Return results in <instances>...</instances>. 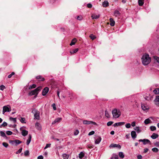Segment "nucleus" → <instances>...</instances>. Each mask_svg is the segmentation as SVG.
Instances as JSON below:
<instances>
[{
  "label": "nucleus",
  "instance_id": "obj_40",
  "mask_svg": "<svg viewBox=\"0 0 159 159\" xmlns=\"http://www.w3.org/2000/svg\"><path fill=\"white\" fill-rule=\"evenodd\" d=\"M152 150L153 152H157L158 151V149L156 148H152Z\"/></svg>",
  "mask_w": 159,
  "mask_h": 159
},
{
  "label": "nucleus",
  "instance_id": "obj_31",
  "mask_svg": "<svg viewBox=\"0 0 159 159\" xmlns=\"http://www.w3.org/2000/svg\"><path fill=\"white\" fill-rule=\"evenodd\" d=\"M118 155L120 157V158H123L124 157V153L122 152H120L119 153Z\"/></svg>",
  "mask_w": 159,
  "mask_h": 159
},
{
  "label": "nucleus",
  "instance_id": "obj_28",
  "mask_svg": "<svg viewBox=\"0 0 159 159\" xmlns=\"http://www.w3.org/2000/svg\"><path fill=\"white\" fill-rule=\"evenodd\" d=\"M76 41H77V40L75 38L74 39L72 40L71 43L70 44V46H72V45H74L75 44Z\"/></svg>",
  "mask_w": 159,
  "mask_h": 159
},
{
  "label": "nucleus",
  "instance_id": "obj_7",
  "mask_svg": "<svg viewBox=\"0 0 159 159\" xmlns=\"http://www.w3.org/2000/svg\"><path fill=\"white\" fill-rule=\"evenodd\" d=\"M139 141L140 142H142L144 145H145L148 143L151 144V143L149 140L146 139H140L139 140Z\"/></svg>",
  "mask_w": 159,
  "mask_h": 159
},
{
  "label": "nucleus",
  "instance_id": "obj_35",
  "mask_svg": "<svg viewBox=\"0 0 159 159\" xmlns=\"http://www.w3.org/2000/svg\"><path fill=\"white\" fill-rule=\"evenodd\" d=\"M0 134L1 135V136L3 138H6L7 136L4 132H3L2 131H0Z\"/></svg>",
  "mask_w": 159,
  "mask_h": 159
},
{
  "label": "nucleus",
  "instance_id": "obj_38",
  "mask_svg": "<svg viewBox=\"0 0 159 159\" xmlns=\"http://www.w3.org/2000/svg\"><path fill=\"white\" fill-rule=\"evenodd\" d=\"M14 141H15V143L16 145L19 144L21 143V142L20 141L18 140H15Z\"/></svg>",
  "mask_w": 159,
  "mask_h": 159
},
{
  "label": "nucleus",
  "instance_id": "obj_24",
  "mask_svg": "<svg viewBox=\"0 0 159 159\" xmlns=\"http://www.w3.org/2000/svg\"><path fill=\"white\" fill-rule=\"evenodd\" d=\"M145 0H139L138 4L140 6H142L144 3Z\"/></svg>",
  "mask_w": 159,
  "mask_h": 159
},
{
  "label": "nucleus",
  "instance_id": "obj_44",
  "mask_svg": "<svg viewBox=\"0 0 159 159\" xmlns=\"http://www.w3.org/2000/svg\"><path fill=\"white\" fill-rule=\"evenodd\" d=\"M90 38L92 40L94 39L95 38H96V37L95 36L93 35V34H91L89 36Z\"/></svg>",
  "mask_w": 159,
  "mask_h": 159
},
{
  "label": "nucleus",
  "instance_id": "obj_47",
  "mask_svg": "<svg viewBox=\"0 0 159 159\" xmlns=\"http://www.w3.org/2000/svg\"><path fill=\"white\" fill-rule=\"evenodd\" d=\"M20 122L22 123H25V119L24 118H21V119L20 120Z\"/></svg>",
  "mask_w": 159,
  "mask_h": 159
},
{
  "label": "nucleus",
  "instance_id": "obj_46",
  "mask_svg": "<svg viewBox=\"0 0 159 159\" xmlns=\"http://www.w3.org/2000/svg\"><path fill=\"white\" fill-rule=\"evenodd\" d=\"M125 126L127 128H129L131 127V125L130 123H127L125 125Z\"/></svg>",
  "mask_w": 159,
  "mask_h": 159
},
{
  "label": "nucleus",
  "instance_id": "obj_9",
  "mask_svg": "<svg viewBox=\"0 0 159 159\" xmlns=\"http://www.w3.org/2000/svg\"><path fill=\"white\" fill-rule=\"evenodd\" d=\"M102 138L100 137L99 136H97L95 139V144H99Z\"/></svg>",
  "mask_w": 159,
  "mask_h": 159
},
{
  "label": "nucleus",
  "instance_id": "obj_59",
  "mask_svg": "<svg viewBox=\"0 0 159 159\" xmlns=\"http://www.w3.org/2000/svg\"><path fill=\"white\" fill-rule=\"evenodd\" d=\"M138 159H141L142 158V156L141 155H139L137 157Z\"/></svg>",
  "mask_w": 159,
  "mask_h": 159
},
{
  "label": "nucleus",
  "instance_id": "obj_22",
  "mask_svg": "<svg viewBox=\"0 0 159 159\" xmlns=\"http://www.w3.org/2000/svg\"><path fill=\"white\" fill-rule=\"evenodd\" d=\"M158 137V135L155 133H153L151 136V138L153 139H155Z\"/></svg>",
  "mask_w": 159,
  "mask_h": 159
},
{
  "label": "nucleus",
  "instance_id": "obj_60",
  "mask_svg": "<svg viewBox=\"0 0 159 159\" xmlns=\"http://www.w3.org/2000/svg\"><path fill=\"white\" fill-rule=\"evenodd\" d=\"M38 159H43V157L42 156H39L38 157Z\"/></svg>",
  "mask_w": 159,
  "mask_h": 159
},
{
  "label": "nucleus",
  "instance_id": "obj_63",
  "mask_svg": "<svg viewBox=\"0 0 159 159\" xmlns=\"http://www.w3.org/2000/svg\"><path fill=\"white\" fill-rule=\"evenodd\" d=\"M148 149L147 148H145L144 149V152L145 153L147 152L148 151Z\"/></svg>",
  "mask_w": 159,
  "mask_h": 159
},
{
  "label": "nucleus",
  "instance_id": "obj_2",
  "mask_svg": "<svg viewBox=\"0 0 159 159\" xmlns=\"http://www.w3.org/2000/svg\"><path fill=\"white\" fill-rule=\"evenodd\" d=\"M112 113L113 118L115 119L119 118L121 115V112L120 109L116 108L113 109Z\"/></svg>",
  "mask_w": 159,
  "mask_h": 159
},
{
  "label": "nucleus",
  "instance_id": "obj_37",
  "mask_svg": "<svg viewBox=\"0 0 159 159\" xmlns=\"http://www.w3.org/2000/svg\"><path fill=\"white\" fill-rule=\"evenodd\" d=\"M9 119L11 121H13L14 123H16V118H13L11 117L9 118Z\"/></svg>",
  "mask_w": 159,
  "mask_h": 159
},
{
  "label": "nucleus",
  "instance_id": "obj_26",
  "mask_svg": "<svg viewBox=\"0 0 159 159\" xmlns=\"http://www.w3.org/2000/svg\"><path fill=\"white\" fill-rule=\"evenodd\" d=\"M120 13L118 10H116L114 12V15L116 16H118L120 15Z\"/></svg>",
  "mask_w": 159,
  "mask_h": 159
},
{
  "label": "nucleus",
  "instance_id": "obj_64",
  "mask_svg": "<svg viewBox=\"0 0 159 159\" xmlns=\"http://www.w3.org/2000/svg\"><path fill=\"white\" fill-rule=\"evenodd\" d=\"M129 136H130L129 134H126V139H129Z\"/></svg>",
  "mask_w": 159,
  "mask_h": 159
},
{
  "label": "nucleus",
  "instance_id": "obj_62",
  "mask_svg": "<svg viewBox=\"0 0 159 159\" xmlns=\"http://www.w3.org/2000/svg\"><path fill=\"white\" fill-rule=\"evenodd\" d=\"M57 95L58 97V98L60 99V96H59V94H60V92L59 91V90H57Z\"/></svg>",
  "mask_w": 159,
  "mask_h": 159
},
{
  "label": "nucleus",
  "instance_id": "obj_18",
  "mask_svg": "<svg viewBox=\"0 0 159 159\" xmlns=\"http://www.w3.org/2000/svg\"><path fill=\"white\" fill-rule=\"evenodd\" d=\"M111 159H118V156L116 154L113 153L112 155Z\"/></svg>",
  "mask_w": 159,
  "mask_h": 159
},
{
  "label": "nucleus",
  "instance_id": "obj_11",
  "mask_svg": "<svg viewBox=\"0 0 159 159\" xmlns=\"http://www.w3.org/2000/svg\"><path fill=\"white\" fill-rule=\"evenodd\" d=\"M49 91V89L48 87H45L43 90L42 95L43 96H45L48 92Z\"/></svg>",
  "mask_w": 159,
  "mask_h": 159
},
{
  "label": "nucleus",
  "instance_id": "obj_1",
  "mask_svg": "<svg viewBox=\"0 0 159 159\" xmlns=\"http://www.w3.org/2000/svg\"><path fill=\"white\" fill-rule=\"evenodd\" d=\"M141 60L144 66L148 64L151 61V58L148 54H143L141 58Z\"/></svg>",
  "mask_w": 159,
  "mask_h": 159
},
{
  "label": "nucleus",
  "instance_id": "obj_42",
  "mask_svg": "<svg viewBox=\"0 0 159 159\" xmlns=\"http://www.w3.org/2000/svg\"><path fill=\"white\" fill-rule=\"evenodd\" d=\"M29 154V152L28 150H26L24 152V155L25 156H28Z\"/></svg>",
  "mask_w": 159,
  "mask_h": 159
},
{
  "label": "nucleus",
  "instance_id": "obj_50",
  "mask_svg": "<svg viewBox=\"0 0 159 159\" xmlns=\"http://www.w3.org/2000/svg\"><path fill=\"white\" fill-rule=\"evenodd\" d=\"M83 19V17L81 16H78L77 17V19L79 20H81Z\"/></svg>",
  "mask_w": 159,
  "mask_h": 159
},
{
  "label": "nucleus",
  "instance_id": "obj_53",
  "mask_svg": "<svg viewBox=\"0 0 159 159\" xmlns=\"http://www.w3.org/2000/svg\"><path fill=\"white\" fill-rule=\"evenodd\" d=\"M113 123V122L112 121H109L107 123V125L108 126H110Z\"/></svg>",
  "mask_w": 159,
  "mask_h": 159
},
{
  "label": "nucleus",
  "instance_id": "obj_57",
  "mask_svg": "<svg viewBox=\"0 0 159 159\" xmlns=\"http://www.w3.org/2000/svg\"><path fill=\"white\" fill-rule=\"evenodd\" d=\"M52 107L53 108V109L54 110H56V105L55 103H53L52 105Z\"/></svg>",
  "mask_w": 159,
  "mask_h": 159
},
{
  "label": "nucleus",
  "instance_id": "obj_48",
  "mask_svg": "<svg viewBox=\"0 0 159 159\" xmlns=\"http://www.w3.org/2000/svg\"><path fill=\"white\" fill-rule=\"evenodd\" d=\"M2 144V145L5 148H7L8 146V143L5 142L3 143Z\"/></svg>",
  "mask_w": 159,
  "mask_h": 159
},
{
  "label": "nucleus",
  "instance_id": "obj_55",
  "mask_svg": "<svg viewBox=\"0 0 159 159\" xmlns=\"http://www.w3.org/2000/svg\"><path fill=\"white\" fill-rule=\"evenodd\" d=\"M94 134V132L93 131H92L90 132L88 134V135L89 136L92 135Z\"/></svg>",
  "mask_w": 159,
  "mask_h": 159
},
{
  "label": "nucleus",
  "instance_id": "obj_52",
  "mask_svg": "<svg viewBox=\"0 0 159 159\" xmlns=\"http://www.w3.org/2000/svg\"><path fill=\"white\" fill-rule=\"evenodd\" d=\"M22 150V148H21L17 151L16 152V154H18L19 153H20Z\"/></svg>",
  "mask_w": 159,
  "mask_h": 159
},
{
  "label": "nucleus",
  "instance_id": "obj_29",
  "mask_svg": "<svg viewBox=\"0 0 159 159\" xmlns=\"http://www.w3.org/2000/svg\"><path fill=\"white\" fill-rule=\"evenodd\" d=\"M151 122V120L149 118H148L144 120V123L146 125H147L150 123Z\"/></svg>",
  "mask_w": 159,
  "mask_h": 159
},
{
  "label": "nucleus",
  "instance_id": "obj_16",
  "mask_svg": "<svg viewBox=\"0 0 159 159\" xmlns=\"http://www.w3.org/2000/svg\"><path fill=\"white\" fill-rule=\"evenodd\" d=\"M131 134L132 138L135 139L137 137L136 132L134 131H132L131 132Z\"/></svg>",
  "mask_w": 159,
  "mask_h": 159
},
{
  "label": "nucleus",
  "instance_id": "obj_14",
  "mask_svg": "<svg viewBox=\"0 0 159 159\" xmlns=\"http://www.w3.org/2000/svg\"><path fill=\"white\" fill-rule=\"evenodd\" d=\"M62 120V118L60 117H58L55 120L52 122V124L53 125L57 123L60 122Z\"/></svg>",
  "mask_w": 159,
  "mask_h": 159
},
{
  "label": "nucleus",
  "instance_id": "obj_19",
  "mask_svg": "<svg viewBox=\"0 0 159 159\" xmlns=\"http://www.w3.org/2000/svg\"><path fill=\"white\" fill-rule=\"evenodd\" d=\"M32 138V136L31 134H29V138L27 140L26 144L27 145H29L30 143Z\"/></svg>",
  "mask_w": 159,
  "mask_h": 159
},
{
  "label": "nucleus",
  "instance_id": "obj_17",
  "mask_svg": "<svg viewBox=\"0 0 159 159\" xmlns=\"http://www.w3.org/2000/svg\"><path fill=\"white\" fill-rule=\"evenodd\" d=\"M100 15L99 14H93L92 15L91 17L92 19H98L100 17Z\"/></svg>",
  "mask_w": 159,
  "mask_h": 159
},
{
  "label": "nucleus",
  "instance_id": "obj_20",
  "mask_svg": "<svg viewBox=\"0 0 159 159\" xmlns=\"http://www.w3.org/2000/svg\"><path fill=\"white\" fill-rule=\"evenodd\" d=\"M110 25L111 26H114L115 25V22L112 18L110 19Z\"/></svg>",
  "mask_w": 159,
  "mask_h": 159
},
{
  "label": "nucleus",
  "instance_id": "obj_41",
  "mask_svg": "<svg viewBox=\"0 0 159 159\" xmlns=\"http://www.w3.org/2000/svg\"><path fill=\"white\" fill-rule=\"evenodd\" d=\"M150 129L151 131H153L156 130V127L155 126H152L150 127Z\"/></svg>",
  "mask_w": 159,
  "mask_h": 159
},
{
  "label": "nucleus",
  "instance_id": "obj_43",
  "mask_svg": "<svg viewBox=\"0 0 159 159\" xmlns=\"http://www.w3.org/2000/svg\"><path fill=\"white\" fill-rule=\"evenodd\" d=\"M6 133L8 135H11L13 133L11 131L8 130L6 131Z\"/></svg>",
  "mask_w": 159,
  "mask_h": 159
},
{
  "label": "nucleus",
  "instance_id": "obj_34",
  "mask_svg": "<svg viewBox=\"0 0 159 159\" xmlns=\"http://www.w3.org/2000/svg\"><path fill=\"white\" fill-rule=\"evenodd\" d=\"M36 87V86L35 84H33L32 85H30L28 89H32L35 88Z\"/></svg>",
  "mask_w": 159,
  "mask_h": 159
},
{
  "label": "nucleus",
  "instance_id": "obj_45",
  "mask_svg": "<svg viewBox=\"0 0 159 159\" xmlns=\"http://www.w3.org/2000/svg\"><path fill=\"white\" fill-rule=\"evenodd\" d=\"M5 88V86L3 85H2L0 86V89L1 90H3Z\"/></svg>",
  "mask_w": 159,
  "mask_h": 159
},
{
  "label": "nucleus",
  "instance_id": "obj_32",
  "mask_svg": "<svg viewBox=\"0 0 159 159\" xmlns=\"http://www.w3.org/2000/svg\"><path fill=\"white\" fill-rule=\"evenodd\" d=\"M102 5L104 7H107L108 5V2L107 1H104L102 3Z\"/></svg>",
  "mask_w": 159,
  "mask_h": 159
},
{
  "label": "nucleus",
  "instance_id": "obj_58",
  "mask_svg": "<svg viewBox=\"0 0 159 159\" xmlns=\"http://www.w3.org/2000/svg\"><path fill=\"white\" fill-rule=\"evenodd\" d=\"M87 6L88 7L90 8L92 7V5L90 3H89L87 4Z\"/></svg>",
  "mask_w": 159,
  "mask_h": 159
},
{
  "label": "nucleus",
  "instance_id": "obj_36",
  "mask_svg": "<svg viewBox=\"0 0 159 159\" xmlns=\"http://www.w3.org/2000/svg\"><path fill=\"white\" fill-rule=\"evenodd\" d=\"M79 50L78 48H76L75 49L73 50L72 51H71L70 52V53L71 54H73L74 53H75L76 52H77Z\"/></svg>",
  "mask_w": 159,
  "mask_h": 159
},
{
  "label": "nucleus",
  "instance_id": "obj_23",
  "mask_svg": "<svg viewBox=\"0 0 159 159\" xmlns=\"http://www.w3.org/2000/svg\"><path fill=\"white\" fill-rule=\"evenodd\" d=\"M36 79L39 80V81H43L45 80V79L42 77L41 75L38 76L36 77Z\"/></svg>",
  "mask_w": 159,
  "mask_h": 159
},
{
  "label": "nucleus",
  "instance_id": "obj_56",
  "mask_svg": "<svg viewBox=\"0 0 159 159\" xmlns=\"http://www.w3.org/2000/svg\"><path fill=\"white\" fill-rule=\"evenodd\" d=\"M51 145V144H47L46 145V146L44 148V149H46V148H48L50 147Z\"/></svg>",
  "mask_w": 159,
  "mask_h": 159
},
{
  "label": "nucleus",
  "instance_id": "obj_61",
  "mask_svg": "<svg viewBox=\"0 0 159 159\" xmlns=\"http://www.w3.org/2000/svg\"><path fill=\"white\" fill-rule=\"evenodd\" d=\"M131 125L133 127L135 126V122H133L131 123Z\"/></svg>",
  "mask_w": 159,
  "mask_h": 159
},
{
  "label": "nucleus",
  "instance_id": "obj_21",
  "mask_svg": "<svg viewBox=\"0 0 159 159\" xmlns=\"http://www.w3.org/2000/svg\"><path fill=\"white\" fill-rule=\"evenodd\" d=\"M22 134L24 136H26L28 134V131L25 130H23L21 132Z\"/></svg>",
  "mask_w": 159,
  "mask_h": 159
},
{
  "label": "nucleus",
  "instance_id": "obj_39",
  "mask_svg": "<svg viewBox=\"0 0 159 159\" xmlns=\"http://www.w3.org/2000/svg\"><path fill=\"white\" fill-rule=\"evenodd\" d=\"M105 115L107 118H109L110 117L109 114L107 111H105Z\"/></svg>",
  "mask_w": 159,
  "mask_h": 159
},
{
  "label": "nucleus",
  "instance_id": "obj_8",
  "mask_svg": "<svg viewBox=\"0 0 159 159\" xmlns=\"http://www.w3.org/2000/svg\"><path fill=\"white\" fill-rule=\"evenodd\" d=\"M83 123L85 125H89L91 123L93 124L94 125H96V123L95 122L92 121H89L87 120H84L83 121Z\"/></svg>",
  "mask_w": 159,
  "mask_h": 159
},
{
  "label": "nucleus",
  "instance_id": "obj_12",
  "mask_svg": "<svg viewBox=\"0 0 159 159\" xmlns=\"http://www.w3.org/2000/svg\"><path fill=\"white\" fill-rule=\"evenodd\" d=\"M141 108L143 111L148 110L149 109V107L148 105L145 104H141Z\"/></svg>",
  "mask_w": 159,
  "mask_h": 159
},
{
  "label": "nucleus",
  "instance_id": "obj_13",
  "mask_svg": "<svg viewBox=\"0 0 159 159\" xmlns=\"http://www.w3.org/2000/svg\"><path fill=\"white\" fill-rule=\"evenodd\" d=\"M35 126L36 128L38 130H40L42 129V127L41 125L39 123L37 122L35 123Z\"/></svg>",
  "mask_w": 159,
  "mask_h": 159
},
{
  "label": "nucleus",
  "instance_id": "obj_6",
  "mask_svg": "<svg viewBox=\"0 0 159 159\" xmlns=\"http://www.w3.org/2000/svg\"><path fill=\"white\" fill-rule=\"evenodd\" d=\"M11 111V107L9 105L4 106L3 107L2 114H4L6 112H10Z\"/></svg>",
  "mask_w": 159,
  "mask_h": 159
},
{
  "label": "nucleus",
  "instance_id": "obj_25",
  "mask_svg": "<svg viewBox=\"0 0 159 159\" xmlns=\"http://www.w3.org/2000/svg\"><path fill=\"white\" fill-rule=\"evenodd\" d=\"M153 58L155 62L158 63L159 64V57L157 56H154Z\"/></svg>",
  "mask_w": 159,
  "mask_h": 159
},
{
  "label": "nucleus",
  "instance_id": "obj_51",
  "mask_svg": "<svg viewBox=\"0 0 159 159\" xmlns=\"http://www.w3.org/2000/svg\"><path fill=\"white\" fill-rule=\"evenodd\" d=\"M79 133V131L78 129H76L75 131L74 132V135H77Z\"/></svg>",
  "mask_w": 159,
  "mask_h": 159
},
{
  "label": "nucleus",
  "instance_id": "obj_27",
  "mask_svg": "<svg viewBox=\"0 0 159 159\" xmlns=\"http://www.w3.org/2000/svg\"><path fill=\"white\" fill-rule=\"evenodd\" d=\"M84 156V153L83 152H81L79 154V158L81 159Z\"/></svg>",
  "mask_w": 159,
  "mask_h": 159
},
{
  "label": "nucleus",
  "instance_id": "obj_3",
  "mask_svg": "<svg viewBox=\"0 0 159 159\" xmlns=\"http://www.w3.org/2000/svg\"><path fill=\"white\" fill-rule=\"evenodd\" d=\"M42 87L40 86L39 87L36 89L32 90L29 93V95L31 96L33 95H35V97H36L39 92L41 91Z\"/></svg>",
  "mask_w": 159,
  "mask_h": 159
},
{
  "label": "nucleus",
  "instance_id": "obj_33",
  "mask_svg": "<svg viewBox=\"0 0 159 159\" xmlns=\"http://www.w3.org/2000/svg\"><path fill=\"white\" fill-rule=\"evenodd\" d=\"M134 129L136 131L137 133H140L141 130L139 129V127H136L134 128Z\"/></svg>",
  "mask_w": 159,
  "mask_h": 159
},
{
  "label": "nucleus",
  "instance_id": "obj_49",
  "mask_svg": "<svg viewBox=\"0 0 159 159\" xmlns=\"http://www.w3.org/2000/svg\"><path fill=\"white\" fill-rule=\"evenodd\" d=\"M7 125V124L6 122H4L0 126V127H1L2 126L3 127H5Z\"/></svg>",
  "mask_w": 159,
  "mask_h": 159
},
{
  "label": "nucleus",
  "instance_id": "obj_5",
  "mask_svg": "<svg viewBox=\"0 0 159 159\" xmlns=\"http://www.w3.org/2000/svg\"><path fill=\"white\" fill-rule=\"evenodd\" d=\"M32 113L34 114V119H36L38 120L39 119L40 112L37 109L34 108L33 109L32 111Z\"/></svg>",
  "mask_w": 159,
  "mask_h": 159
},
{
  "label": "nucleus",
  "instance_id": "obj_4",
  "mask_svg": "<svg viewBox=\"0 0 159 159\" xmlns=\"http://www.w3.org/2000/svg\"><path fill=\"white\" fill-rule=\"evenodd\" d=\"M154 93L155 94H159V89L157 88L153 91ZM155 104L157 106H159V96H157L154 100Z\"/></svg>",
  "mask_w": 159,
  "mask_h": 159
},
{
  "label": "nucleus",
  "instance_id": "obj_15",
  "mask_svg": "<svg viewBox=\"0 0 159 159\" xmlns=\"http://www.w3.org/2000/svg\"><path fill=\"white\" fill-rule=\"evenodd\" d=\"M125 124V122H119L118 123H115L113 125V126L114 127L117 126H120L122 125H123Z\"/></svg>",
  "mask_w": 159,
  "mask_h": 159
},
{
  "label": "nucleus",
  "instance_id": "obj_30",
  "mask_svg": "<svg viewBox=\"0 0 159 159\" xmlns=\"http://www.w3.org/2000/svg\"><path fill=\"white\" fill-rule=\"evenodd\" d=\"M62 157L64 159H68L69 157V155L66 153H64L63 154Z\"/></svg>",
  "mask_w": 159,
  "mask_h": 159
},
{
  "label": "nucleus",
  "instance_id": "obj_54",
  "mask_svg": "<svg viewBox=\"0 0 159 159\" xmlns=\"http://www.w3.org/2000/svg\"><path fill=\"white\" fill-rule=\"evenodd\" d=\"M15 74V73L14 72H12L11 73L10 75H9L8 76V77L9 78H11V76L14 75Z\"/></svg>",
  "mask_w": 159,
  "mask_h": 159
},
{
  "label": "nucleus",
  "instance_id": "obj_10",
  "mask_svg": "<svg viewBox=\"0 0 159 159\" xmlns=\"http://www.w3.org/2000/svg\"><path fill=\"white\" fill-rule=\"evenodd\" d=\"M109 147L110 148H117L119 149H120L121 148V146L119 144H116L114 143H112L110 145Z\"/></svg>",
  "mask_w": 159,
  "mask_h": 159
}]
</instances>
